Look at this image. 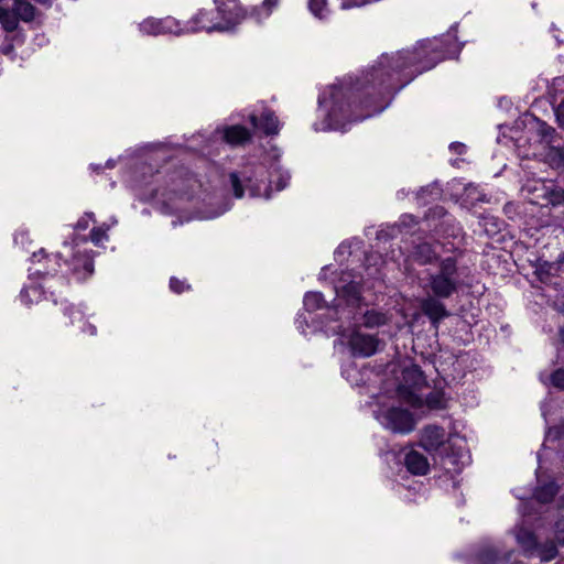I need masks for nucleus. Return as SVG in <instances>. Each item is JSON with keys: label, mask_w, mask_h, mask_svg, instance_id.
<instances>
[{"label": "nucleus", "mask_w": 564, "mask_h": 564, "mask_svg": "<svg viewBox=\"0 0 564 564\" xmlns=\"http://www.w3.org/2000/svg\"><path fill=\"white\" fill-rule=\"evenodd\" d=\"M437 48V40H427L420 42L412 51H401L392 56L382 55L377 65L367 73L366 83L388 87L395 73L413 67L409 73L412 78L434 67L443 58Z\"/></svg>", "instance_id": "obj_1"}, {"label": "nucleus", "mask_w": 564, "mask_h": 564, "mask_svg": "<svg viewBox=\"0 0 564 564\" xmlns=\"http://www.w3.org/2000/svg\"><path fill=\"white\" fill-rule=\"evenodd\" d=\"M215 3V9L200 10L196 14L193 19L195 24L193 31H224L236 22L238 7L234 0H228V2L216 0Z\"/></svg>", "instance_id": "obj_2"}, {"label": "nucleus", "mask_w": 564, "mask_h": 564, "mask_svg": "<svg viewBox=\"0 0 564 564\" xmlns=\"http://www.w3.org/2000/svg\"><path fill=\"white\" fill-rule=\"evenodd\" d=\"M523 517L521 523L517 524L513 529V534L517 543L522 549L523 553L528 556L536 554L541 561H551L557 555L556 546L553 542L540 545L536 542L535 534L528 529L525 525L530 522V513L523 510Z\"/></svg>", "instance_id": "obj_3"}, {"label": "nucleus", "mask_w": 564, "mask_h": 564, "mask_svg": "<svg viewBox=\"0 0 564 564\" xmlns=\"http://www.w3.org/2000/svg\"><path fill=\"white\" fill-rule=\"evenodd\" d=\"M425 384L423 372L417 366H411L402 371V383L398 388V395L405 403L413 408H421L423 399L419 394Z\"/></svg>", "instance_id": "obj_4"}, {"label": "nucleus", "mask_w": 564, "mask_h": 564, "mask_svg": "<svg viewBox=\"0 0 564 564\" xmlns=\"http://www.w3.org/2000/svg\"><path fill=\"white\" fill-rule=\"evenodd\" d=\"M376 417L382 426L394 433L406 434L413 431L415 426L413 415L401 408L381 409Z\"/></svg>", "instance_id": "obj_5"}, {"label": "nucleus", "mask_w": 564, "mask_h": 564, "mask_svg": "<svg viewBox=\"0 0 564 564\" xmlns=\"http://www.w3.org/2000/svg\"><path fill=\"white\" fill-rule=\"evenodd\" d=\"M66 254L61 253V259H64L67 271L72 272L77 280H86L93 274V258L86 249H66Z\"/></svg>", "instance_id": "obj_6"}, {"label": "nucleus", "mask_w": 564, "mask_h": 564, "mask_svg": "<svg viewBox=\"0 0 564 564\" xmlns=\"http://www.w3.org/2000/svg\"><path fill=\"white\" fill-rule=\"evenodd\" d=\"M421 231L420 223L411 214H404L401 216L398 224L381 229L377 234L379 243H387L390 240L398 238V236L405 235H417Z\"/></svg>", "instance_id": "obj_7"}, {"label": "nucleus", "mask_w": 564, "mask_h": 564, "mask_svg": "<svg viewBox=\"0 0 564 564\" xmlns=\"http://www.w3.org/2000/svg\"><path fill=\"white\" fill-rule=\"evenodd\" d=\"M348 345L352 355L359 357H370L377 352L379 339L373 335L354 330L348 336Z\"/></svg>", "instance_id": "obj_8"}, {"label": "nucleus", "mask_w": 564, "mask_h": 564, "mask_svg": "<svg viewBox=\"0 0 564 564\" xmlns=\"http://www.w3.org/2000/svg\"><path fill=\"white\" fill-rule=\"evenodd\" d=\"M447 434L437 425H427L421 432L420 444L429 453H436L445 446Z\"/></svg>", "instance_id": "obj_9"}, {"label": "nucleus", "mask_w": 564, "mask_h": 564, "mask_svg": "<svg viewBox=\"0 0 564 564\" xmlns=\"http://www.w3.org/2000/svg\"><path fill=\"white\" fill-rule=\"evenodd\" d=\"M430 288L437 297H449L457 290V282L453 278L444 274H435L431 276Z\"/></svg>", "instance_id": "obj_10"}, {"label": "nucleus", "mask_w": 564, "mask_h": 564, "mask_svg": "<svg viewBox=\"0 0 564 564\" xmlns=\"http://www.w3.org/2000/svg\"><path fill=\"white\" fill-rule=\"evenodd\" d=\"M421 308L423 313L432 321L435 327H437L440 321L449 315L444 304L431 296L424 299L421 302Z\"/></svg>", "instance_id": "obj_11"}, {"label": "nucleus", "mask_w": 564, "mask_h": 564, "mask_svg": "<svg viewBox=\"0 0 564 564\" xmlns=\"http://www.w3.org/2000/svg\"><path fill=\"white\" fill-rule=\"evenodd\" d=\"M250 122L253 127L261 129L267 135L278 134L280 130V121L270 110L263 111L259 121L257 116L251 115Z\"/></svg>", "instance_id": "obj_12"}, {"label": "nucleus", "mask_w": 564, "mask_h": 564, "mask_svg": "<svg viewBox=\"0 0 564 564\" xmlns=\"http://www.w3.org/2000/svg\"><path fill=\"white\" fill-rule=\"evenodd\" d=\"M513 552H508L503 556L499 555V552L496 547L487 546L484 547L477 555L476 563L477 564H521V563H511V557Z\"/></svg>", "instance_id": "obj_13"}, {"label": "nucleus", "mask_w": 564, "mask_h": 564, "mask_svg": "<svg viewBox=\"0 0 564 564\" xmlns=\"http://www.w3.org/2000/svg\"><path fill=\"white\" fill-rule=\"evenodd\" d=\"M479 226L481 227L482 234L488 238L495 240V242H502L503 236L500 235L502 223L495 216L486 214L480 217Z\"/></svg>", "instance_id": "obj_14"}, {"label": "nucleus", "mask_w": 564, "mask_h": 564, "mask_svg": "<svg viewBox=\"0 0 564 564\" xmlns=\"http://www.w3.org/2000/svg\"><path fill=\"white\" fill-rule=\"evenodd\" d=\"M173 20L164 19H145L142 23H140V31L148 35H159L164 34L172 31Z\"/></svg>", "instance_id": "obj_15"}, {"label": "nucleus", "mask_w": 564, "mask_h": 564, "mask_svg": "<svg viewBox=\"0 0 564 564\" xmlns=\"http://www.w3.org/2000/svg\"><path fill=\"white\" fill-rule=\"evenodd\" d=\"M408 470L414 475H425L430 469L426 457L417 451H410L404 458Z\"/></svg>", "instance_id": "obj_16"}, {"label": "nucleus", "mask_w": 564, "mask_h": 564, "mask_svg": "<svg viewBox=\"0 0 564 564\" xmlns=\"http://www.w3.org/2000/svg\"><path fill=\"white\" fill-rule=\"evenodd\" d=\"M223 138L231 145H238L250 140L249 130L242 126H231L224 130Z\"/></svg>", "instance_id": "obj_17"}, {"label": "nucleus", "mask_w": 564, "mask_h": 564, "mask_svg": "<svg viewBox=\"0 0 564 564\" xmlns=\"http://www.w3.org/2000/svg\"><path fill=\"white\" fill-rule=\"evenodd\" d=\"M440 219H443L442 224H447L449 221L446 210L442 206H435L426 213L424 223H426L429 228L434 227L436 229L438 225L434 224V221Z\"/></svg>", "instance_id": "obj_18"}, {"label": "nucleus", "mask_w": 564, "mask_h": 564, "mask_svg": "<svg viewBox=\"0 0 564 564\" xmlns=\"http://www.w3.org/2000/svg\"><path fill=\"white\" fill-rule=\"evenodd\" d=\"M13 13L22 21L30 22L35 17V8L25 1H15Z\"/></svg>", "instance_id": "obj_19"}, {"label": "nucleus", "mask_w": 564, "mask_h": 564, "mask_svg": "<svg viewBox=\"0 0 564 564\" xmlns=\"http://www.w3.org/2000/svg\"><path fill=\"white\" fill-rule=\"evenodd\" d=\"M304 307L308 312L321 310L325 306L326 302L322 293L307 292L304 296Z\"/></svg>", "instance_id": "obj_20"}, {"label": "nucleus", "mask_w": 564, "mask_h": 564, "mask_svg": "<svg viewBox=\"0 0 564 564\" xmlns=\"http://www.w3.org/2000/svg\"><path fill=\"white\" fill-rule=\"evenodd\" d=\"M108 230L109 227L105 224L98 227H94L89 234V238H84L80 240L82 243L91 242L94 245H99L108 241Z\"/></svg>", "instance_id": "obj_21"}, {"label": "nucleus", "mask_w": 564, "mask_h": 564, "mask_svg": "<svg viewBox=\"0 0 564 564\" xmlns=\"http://www.w3.org/2000/svg\"><path fill=\"white\" fill-rule=\"evenodd\" d=\"M557 492V486L554 482H549L544 486L538 487L534 492V498L540 502H549Z\"/></svg>", "instance_id": "obj_22"}, {"label": "nucleus", "mask_w": 564, "mask_h": 564, "mask_svg": "<svg viewBox=\"0 0 564 564\" xmlns=\"http://www.w3.org/2000/svg\"><path fill=\"white\" fill-rule=\"evenodd\" d=\"M387 323V317L384 314L377 311H367L364 314V326L367 328H373Z\"/></svg>", "instance_id": "obj_23"}, {"label": "nucleus", "mask_w": 564, "mask_h": 564, "mask_svg": "<svg viewBox=\"0 0 564 564\" xmlns=\"http://www.w3.org/2000/svg\"><path fill=\"white\" fill-rule=\"evenodd\" d=\"M54 258H51L48 254L45 253L44 249H40L32 254V261L33 262H42L45 260L47 262V265L44 267V270H37L36 272H43V273H50L54 269L48 265L50 262H57L61 259V253L56 252L53 254Z\"/></svg>", "instance_id": "obj_24"}, {"label": "nucleus", "mask_w": 564, "mask_h": 564, "mask_svg": "<svg viewBox=\"0 0 564 564\" xmlns=\"http://www.w3.org/2000/svg\"><path fill=\"white\" fill-rule=\"evenodd\" d=\"M0 20L6 31L12 32L18 28V17L0 7Z\"/></svg>", "instance_id": "obj_25"}, {"label": "nucleus", "mask_w": 564, "mask_h": 564, "mask_svg": "<svg viewBox=\"0 0 564 564\" xmlns=\"http://www.w3.org/2000/svg\"><path fill=\"white\" fill-rule=\"evenodd\" d=\"M464 202L474 206L477 202L485 203L488 202V199L485 194L478 192L477 187L469 185L465 188Z\"/></svg>", "instance_id": "obj_26"}, {"label": "nucleus", "mask_w": 564, "mask_h": 564, "mask_svg": "<svg viewBox=\"0 0 564 564\" xmlns=\"http://www.w3.org/2000/svg\"><path fill=\"white\" fill-rule=\"evenodd\" d=\"M344 96V91L340 87H333L330 97L334 101V108L332 110V116H336V111L338 110L341 113H345L344 105L339 104V98Z\"/></svg>", "instance_id": "obj_27"}, {"label": "nucleus", "mask_w": 564, "mask_h": 564, "mask_svg": "<svg viewBox=\"0 0 564 564\" xmlns=\"http://www.w3.org/2000/svg\"><path fill=\"white\" fill-rule=\"evenodd\" d=\"M425 402L430 409H442L444 406V397L442 392H431Z\"/></svg>", "instance_id": "obj_28"}, {"label": "nucleus", "mask_w": 564, "mask_h": 564, "mask_svg": "<svg viewBox=\"0 0 564 564\" xmlns=\"http://www.w3.org/2000/svg\"><path fill=\"white\" fill-rule=\"evenodd\" d=\"M40 292L35 286L25 288L20 293V300L25 304L30 305L33 302V297H39Z\"/></svg>", "instance_id": "obj_29"}, {"label": "nucleus", "mask_w": 564, "mask_h": 564, "mask_svg": "<svg viewBox=\"0 0 564 564\" xmlns=\"http://www.w3.org/2000/svg\"><path fill=\"white\" fill-rule=\"evenodd\" d=\"M456 271V263L452 258L445 259L441 263V271L438 274H444L449 278L455 273Z\"/></svg>", "instance_id": "obj_30"}, {"label": "nucleus", "mask_w": 564, "mask_h": 564, "mask_svg": "<svg viewBox=\"0 0 564 564\" xmlns=\"http://www.w3.org/2000/svg\"><path fill=\"white\" fill-rule=\"evenodd\" d=\"M170 289L174 292V293H182L186 290H189L191 289V285L187 284L185 281H181L176 278H171L170 280Z\"/></svg>", "instance_id": "obj_31"}, {"label": "nucleus", "mask_w": 564, "mask_h": 564, "mask_svg": "<svg viewBox=\"0 0 564 564\" xmlns=\"http://www.w3.org/2000/svg\"><path fill=\"white\" fill-rule=\"evenodd\" d=\"M90 223H95L94 214L93 213H86L82 218L78 219V221L75 225V230H86Z\"/></svg>", "instance_id": "obj_32"}, {"label": "nucleus", "mask_w": 564, "mask_h": 564, "mask_svg": "<svg viewBox=\"0 0 564 564\" xmlns=\"http://www.w3.org/2000/svg\"><path fill=\"white\" fill-rule=\"evenodd\" d=\"M326 6V0H310L308 7L312 13L318 18H323V9Z\"/></svg>", "instance_id": "obj_33"}, {"label": "nucleus", "mask_w": 564, "mask_h": 564, "mask_svg": "<svg viewBox=\"0 0 564 564\" xmlns=\"http://www.w3.org/2000/svg\"><path fill=\"white\" fill-rule=\"evenodd\" d=\"M229 177L235 196L237 198H241L243 196V188L241 186L238 175L236 173H231Z\"/></svg>", "instance_id": "obj_34"}, {"label": "nucleus", "mask_w": 564, "mask_h": 564, "mask_svg": "<svg viewBox=\"0 0 564 564\" xmlns=\"http://www.w3.org/2000/svg\"><path fill=\"white\" fill-rule=\"evenodd\" d=\"M551 381L554 387L564 390V369L555 370L551 376Z\"/></svg>", "instance_id": "obj_35"}, {"label": "nucleus", "mask_w": 564, "mask_h": 564, "mask_svg": "<svg viewBox=\"0 0 564 564\" xmlns=\"http://www.w3.org/2000/svg\"><path fill=\"white\" fill-rule=\"evenodd\" d=\"M554 534L558 544L564 545V517L556 521L554 525Z\"/></svg>", "instance_id": "obj_36"}, {"label": "nucleus", "mask_w": 564, "mask_h": 564, "mask_svg": "<svg viewBox=\"0 0 564 564\" xmlns=\"http://www.w3.org/2000/svg\"><path fill=\"white\" fill-rule=\"evenodd\" d=\"M555 115L558 121V124L564 129V100L557 106L555 110Z\"/></svg>", "instance_id": "obj_37"}, {"label": "nucleus", "mask_w": 564, "mask_h": 564, "mask_svg": "<svg viewBox=\"0 0 564 564\" xmlns=\"http://www.w3.org/2000/svg\"><path fill=\"white\" fill-rule=\"evenodd\" d=\"M435 194V196H438L440 193H438V188L436 186H429V187H425V188H422L420 191V193L417 194V198H421L423 197L425 194Z\"/></svg>", "instance_id": "obj_38"}, {"label": "nucleus", "mask_w": 564, "mask_h": 564, "mask_svg": "<svg viewBox=\"0 0 564 564\" xmlns=\"http://www.w3.org/2000/svg\"><path fill=\"white\" fill-rule=\"evenodd\" d=\"M70 314L73 315L72 322L75 323L76 321L83 319V313L79 310H75L74 307L69 308Z\"/></svg>", "instance_id": "obj_39"}, {"label": "nucleus", "mask_w": 564, "mask_h": 564, "mask_svg": "<svg viewBox=\"0 0 564 564\" xmlns=\"http://www.w3.org/2000/svg\"><path fill=\"white\" fill-rule=\"evenodd\" d=\"M380 110H381V108L375 109L373 111H368L365 115L355 116L354 118H351V120H361V119L368 118V117L372 116L375 112H379Z\"/></svg>", "instance_id": "obj_40"}, {"label": "nucleus", "mask_w": 564, "mask_h": 564, "mask_svg": "<svg viewBox=\"0 0 564 564\" xmlns=\"http://www.w3.org/2000/svg\"><path fill=\"white\" fill-rule=\"evenodd\" d=\"M278 3V0H263L262 6L267 8L269 11L275 7Z\"/></svg>", "instance_id": "obj_41"}, {"label": "nucleus", "mask_w": 564, "mask_h": 564, "mask_svg": "<svg viewBox=\"0 0 564 564\" xmlns=\"http://www.w3.org/2000/svg\"><path fill=\"white\" fill-rule=\"evenodd\" d=\"M416 261H417L420 264H425L426 262H430V261H431V257H430V256L425 257V256H423V253H420V254H417V257H416Z\"/></svg>", "instance_id": "obj_42"}, {"label": "nucleus", "mask_w": 564, "mask_h": 564, "mask_svg": "<svg viewBox=\"0 0 564 564\" xmlns=\"http://www.w3.org/2000/svg\"><path fill=\"white\" fill-rule=\"evenodd\" d=\"M451 149L456 151L457 153H462L463 150L465 149V145L460 143H453L451 144Z\"/></svg>", "instance_id": "obj_43"}, {"label": "nucleus", "mask_w": 564, "mask_h": 564, "mask_svg": "<svg viewBox=\"0 0 564 564\" xmlns=\"http://www.w3.org/2000/svg\"><path fill=\"white\" fill-rule=\"evenodd\" d=\"M90 335H95L96 334V327L94 325H88V329Z\"/></svg>", "instance_id": "obj_44"}, {"label": "nucleus", "mask_w": 564, "mask_h": 564, "mask_svg": "<svg viewBox=\"0 0 564 564\" xmlns=\"http://www.w3.org/2000/svg\"><path fill=\"white\" fill-rule=\"evenodd\" d=\"M561 340L564 344V327L560 330Z\"/></svg>", "instance_id": "obj_45"}, {"label": "nucleus", "mask_w": 564, "mask_h": 564, "mask_svg": "<svg viewBox=\"0 0 564 564\" xmlns=\"http://www.w3.org/2000/svg\"><path fill=\"white\" fill-rule=\"evenodd\" d=\"M37 2H41V3H51V0H36Z\"/></svg>", "instance_id": "obj_46"}, {"label": "nucleus", "mask_w": 564, "mask_h": 564, "mask_svg": "<svg viewBox=\"0 0 564 564\" xmlns=\"http://www.w3.org/2000/svg\"><path fill=\"white\" fill-rule=\"evenodd\" d=\"M553 432L557 433V431L550 430L547 433V437H550L553 434Z\"/></svg>", "instance_id": "obj_47"}, {"label": "nucleus", "mask_w": 564, "mask_h": 564, "mask_svg": "<svg viewBox=\"0 0 564 564\" xmlns=\"http://www.w3.org/2000/svg\"><path fill=\"white\" fill-rule=\"evenodd\" d=\"M424 251H426L427 253H431L432 252V249L431 248H427V249H423Z\"/></svg>", "instance_id": "obj_48"}]
</instances>
